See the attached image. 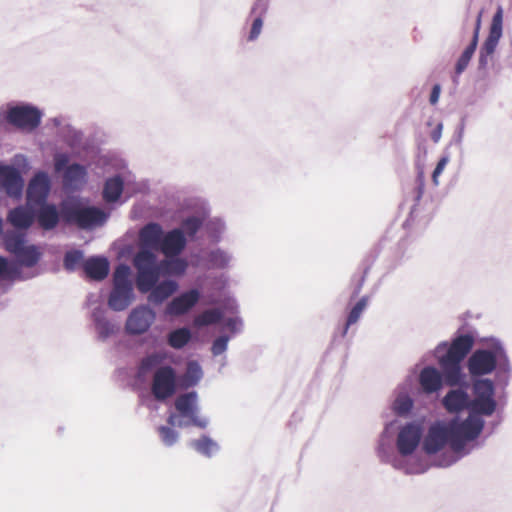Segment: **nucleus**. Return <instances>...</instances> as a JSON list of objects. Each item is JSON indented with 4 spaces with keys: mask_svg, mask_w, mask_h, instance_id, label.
<instances>
[{
    "mask_svg": "<svg viewBox=\"0 0 512 512\" xmlns=\"http://www.w3.org/2000/svg\"><path fill=\"white\" fill-rule=\"evenodd\" d=\"M83 269L89 278L101 281L107 277L110 265L107 258L93 256L83 262Z\"/></svg>",
    "mask_w": 512,
    "mask_h": 512,
    "instance_id": "nucleus-21",
    "label": "nucleus"
},
{
    "mask_svg": "<svg viewBox=\"0 0 512 512\" xmlns=\"http://www.w3.org/2000/svg\"><path fill=\"white\" fill-rule=\"evenodd\" d=\"M84 262V254L81 250L73 249L67 251L64 255L63 265L65 270L73 272L76 268Z\"/></svg>",
    "mask_w": 512,
    "mask_h": 512,
    "instance_id": "nucleus-37",
    "label": "nucleus"
},
{
    "mask_svg": "<svg viewBox=\"0 0 512 512\" xmlns=\"http://www.w3.org/2000/svg\"><path fill=\"white\" fill-rule=\"evenodd\" d=\"M203 377L201 366L196 361H190L187 364L186 372L183 376V386L188 388L195 386Z\"/></svg>",
    "mask_w": 512,
    "mask_h": 512,
    "instance_id": "nucleus-31",
    "label": "nucleus"
},
{
    "mask_svg": "<svg viewBox=\"0 0 512 512\" xmlns=\"http://www.w3.org/2000/svg\"><path fill=\"white\" fill-rule=\"evenodd\" d=\"M43 116V111L29 102L9 103L0 109V122H7L24 133L34 132Z\"/></svg>",
    "mask_w": 512,
    "mask_h": 512,
    "instance_id": "nucleus-7",
    "label": "nucleus"
},
{
    "mask_svg": "<svg viewBox=\"0 0 512 512\" xmlns=\"http://www.w3.org/2000/svg\"><path fill=\"white\" fill-rule=\"evenodd\" d=\"M473 344L474 338L470 334L458 335L450 344L446 341L439 343L434 355L442 373L433 366L424 367L419 374V384L423 392L437 393L442 389L444 382L451 387L460 385L465 378L461 363L471 351Z\"/></svg>",
    "mask_w": 512,
    "mask_h": 512,
    "instance_id": "nucleus-2",
    "label": "nucleus"
},
{
    "mask_svg": "<svg viewBox=\"0 0 512 512\" xmlns=\"http://www.w3.org/2000/svg\"><path fill=\"white\" fill-rule=\"evenodd\" d=\"M123 192V180L119 176L108 178L103 188V198L106 202H116Z\"/></svg>",
    "mask_w": 512,
    "mask_h": 512,
    "instance_id": "nucleus-27",
    "label": "nucleus"
},
{
    "mask_svg": "<svg viewBox=\"0 0 512 512\" xmlns=\"http://www.w3.org/2000/svg\"><path fill=\"white\" fill-rule=\"evenodd\" d=\"M190 447L199 454L208 458L212 457L219 451L218 443L206 435H203L199 439L192 440L190 442Z\"/></svg>",
    "mask_w": 512,
    "mask_h": 512,
    "instance_id": "nucleus-28",
    "label": "nucleus"
},
{
    "mask_svg": "<svg viewBox=\"0 0 512 512\" xmlns=\"http://www.w3.org/2000/svg\"><path fill=\"white\" fill-rule=\"evenodd\" d=\"M158 432L165 446H173L178 441L179 435L172 427L161 426L158 428Z\"/></svg>",
    "mask_w": 512,
    "mask_h": 512,
    "instance_id": "nucleus-42",
    "label": "nucleus"
},
{
    "mask_svg": "<svg viewBox=\"0 0 512 512\" xmlns=\"http://www.w3.org/2000/svg\"><path fill=\"white\" fill-rule=\"evenodd\" d=\"M258 11H259V16L254 19V21L252 23L251 31H250V34H249V37H248V39L250 41L256 40L258 38V36L260 35L261 30H262L263 20H262L261 16L265 12H263L261 10V8H258L255 13H257Z\"/></svg>",
    "mask_w": 512,
    "mask_h": 512,
    "instance_id": "nucleus-46",
    "label": "nucleus"
},
{
    "mask_svg": "<svg viewBox=\"0 0 512 512\" xmlns=\"http://www.w3.org/2000/svg\"><path fill=\"white\" fill-rule=\"evenodd\" d=\"M386 430L382 433L378 446H377V454L380 460L384 463H389L393 466V460L397 458V453L394 454L389 445V441L386 437Z\"/></svg>",
    "mask_w": 512,
    "mask_h": 512,
    "instance_id": "nucleus-36",
    "label": "nucleus"
},
{
    "mask_svg": "<svg viewBox=\"0 0 512 512\" xmlns=\"http://www.w3.org/2000/svg\"><path fill=\"white\" fill-rule=\"evenodd\" d=\"M442 404L449 412H460L464 409L471 411V398L469 394L461 389L450 390L443 398Z\"/></svg>",
    "mask_w": 512,
    "mask_h": 512,
    "instance_id": "nucleus-19",
    "label": "nucleus"
},
{
    "mask_svg": "<svg viewBox=\"0 0 512 512\" xmlns=\"http://www.w3.org/2000/svg\"><path fill=\"white\" fill-rule=\"evenodd\" d=\"M481 434V422L474 417L460 420L436 421L428 428L422 440L426 455L434 457L436 467H449L468 455L473 445H469Z\"/></svg>",
    "mask_w": 512,
    "mask_h": 512,
    "instance_id": "nucleus-1",
    "label": "nucleus"
},
{
    "mask_svg": "<svg viewBox=\"0 0 512 512\" xmlns=\"http://www.w3.org/2000/svg\"><path fill=\"white\" fill-rule=\"evenodd\" d=\"M7 220L16 228L27 229L33 223V214L29 209L18 206L9 211Z\"/></svg>",
    "mask_w": 512,
    "mask_h": 512,
    "instance_id": "nucleus-25",
    "label": "nucleus"
},
{
    "mask_svg": "<svg viewBox=\"0 0 512 512\" xmlns=\"http://www.w3.org/2000/svg\"><path fill=\"white\" fill-rule=\"evenodd\" d=\"M57 135L71 147L78 145L82 140V133L69 123L61 127Z\"/></svg>",
    "mask_w": 512,
    "mask_h": 512,
    "instance_id": "nucleus-35",
    "label": "nucleus"
},
{
    "mask_svg": "<svg viewBox=\"0 0 512 512\" xmlns=\"http://www.w3.org/2000/svg\"><path fill=\"white\" fill-rule=\"evenodd\" d=\"M441 93V87L439 84H435L432 88L429 101L432 105H435L439 101Z\"/></svg>",
    "mask_w": 512,
    "mask_h": 512,
    "instance_id": "nucleus-50",
    "label": "nucleus"
},
{
    "mask_svg": "<svg viewBox=\"0 0 512 512\" xmlns=\"http://www.w3.org/2000/svg\"><path fill=\"white\" fill-rule=\"evenodd\" d=\"M165 354L151 353L144 357L137 369L136 378L146 382L152 376L151 391L155 399L166 400L173 396L177 389V375L170 365H164Z\"/></svg>",
    "mask_w": 512,
    "mask_h": 512,
    "instance_id": "nucleus-4",
    "label": "nucleus"
},
{
    "mask_svg": "<svg viewBox=\"0 0 512 512\" xmlns=\"http://www.w3.org/2000/svg\"><path fill=\"white\" fill-rule=\"evenodd\" d=\"M467 369L471 379L483 378L494 371L497 375L509 374L511 365L503 343L497 338L484 339L482 346L468 358Z\"/></svg>",
    "mask_w": 512,
    "mask_h": 512,
    "instance_id": "nucleus-5",
    "label": "nucleus"
},
{
    "mask_svg": "<svg viewBox=\"0 0 512 512\" xmlns=\"http://www.w3.org/2000/svg\"><path fill=\"white\" fill-rule=\"evenodd\" d=\"M185 246V235L181 229L176 228L163 235L158 250H161L167 257H172L179 255Z\"/></svg>",
    "mask_w": 512,
    "mask_h": 512,
    "instance_id": "nucleus-17",
    "label": "nucleus"
},
{
    "mask_svg": "<svg viewBox=\"0 0 512 512\" xmlns=\"http://www.w3.org/2000/svg\"><path fill=\"white\" fill-rule=\"evenodd\" d=\"M258 8H261V10L263 12H266L267 11V8H268V5L267 3L265 2H262V0H256V3L254 4V6L252 7V10L251 12L252 13H255L257 11Z\"/></svg>",
    "mask_w": 512,
    "mask_h": 512,
    "instance_id": "nucleus-53",
    "label": "nucleus"
},
{
    "mask_svg": "<svg viewBox=\"0 0 512 512\" xmlns=\"http://www.w3.org/2000/svg\"><path fill=\"white\" fill-rule=\"evenodd\" d=\"M23 188L24 180L15 167L8 165L0 167V192L4 191L9 197L19 199Z\"/></svg>",
    "mask_w": 512,
    "mask_h": 512,
    "instance_id": "nucleus-14",
    "label": "nucleus"
},
{
    "mask_svg": "<svg viewBox=\"0 0 512 512\" xmlns=\"http://www.w3.org/2000/svg\"><path fill=\"white\" fill-rule=\"evenodd\" d=\"M37 220L39 225L45 230L55 228L59 222V212L55 205L42 203L37 212Z\"/></svg>",
    "mask_w": 512,
    "mask_h": 512,
    "instance_id": "nucleus-24",
    "label": "nucleus"
},
{
    "mask_svg": "<svg viewBox=\"0 0 512 512\" xmlns=\"http://www.w3.org/2000/svg\"><path fill=\"white\" fill-rule=\"evenodd\" d=\"M51 123L57 129L58 132L59 130H61V127H63L68 122L62 117H55L51 119Z\"/></svg>",
    "mask_w": 512,
    "mask_h": 512,
    "instance_id": "nucleus-52",
    "label": "nucleus"
},
{
    "mask_svg": "<svg viewBox=\"0 0 512 512\" xmlns=\"http://www.w3.org/2000/svg\"><path fill=\"white\" fill-rule=\"evenodd\" d=\"M61 215L66 222L76 224L82 229L102 226L109 217V214L100 208L81 207L71 203L62 205Z\"/></svg>",
    "mask_w": 512,
    "mask_h": 512,
    "instance_id": "nucleus-11",
    "label": "nucleus"
},
{
    "mask_svg": "<svg viewBox=\"0 0 512 512\" xmlns=\"http://www.w3.org/2000/svg\"><path fill=\"white\" fill-rule=\"evenodd\" d=\"M229 340L230 338L226 335H221L216 338L211 347L213 356H220L224 354L227 350Z\"/></svg>",
    "mask_w": 512,
    "mask_h": 512,
    "instance_id": "nucleus-45",
    "label": "nucleus"
},
{
    "mask_svg": "<svg viewBox=\"0 0 512 512\" xmlns=\"http://www.w3.org/2000/svg\"><path fill=\"white\" fill-rule=\"evenodd\" d=\"M69 157L65 153H57L54 156V167L56 172H61L68 166Z\"/></svg>",
    "mask_w": 512,
    "mask_h": 512,
    "instance_id": "nucleus-48",
    "label": "nucleus"
},
{
    "mask_svg": "<svg viewBox=\"0 0 512 512\" xmlns=\"http://www.w3.org/2000/svg\"><path fill=\"white\" fill-rule=\"evenodd\" d=\"M13 163H14V165H16L20 168H23V169L29 168V161H28L27 157L22 154L15 155L14 159H13Z\"/></svg>",
    "mask_w": 512,
    "mask_h": 512,
    "instance_id": "nucleus-49",
    "label": "nucleus"
},
{
    "mask_svg": "<svg viewBox=\"0 0 512 512\" xmlns=\"http://www.w3.org/2000/svg\"><path fill=\"white\" fill-rule=\"evenodd\" d=\"M414 406L413 399L404 391H399L392 403V410L397 416L406 417Z\"/></svg>",
    "mask_w": 512,
    "mask_h": 512,
    "instance_id": "nucleus-29",
    "label": "nucleus"
},
{
    "mask_svg": "<svg viewBox=\"0 0 512 512\" xmlns=\"http://www.w3.org/2000/svg\"><path fill=\"white\" fill-rule=\"evenodd\" d=\"M158 267H160V274H174L181 275L187 269V262L181 258H171L162 261Z\"/></svg>",
    "mask_w": 512,
    "mask_h": 512,
    "instance_id": "nucleus-32",
    "label": "nucleus"
},
{
    "mask_svg": "<svg viewBox=\"0 0 512 512\" xmlns=\"http://www.w3.org/2000/svg\"><path fill=\"white\" fill-rule=\"evenodd\" d=\"M502 25H503V9L501 6L497 8L492 22L490 25L489 35L485 40L482 50L486 52V55H492L498 45L500 38L502 37Z\"/></svg>",
    "mask_w": 512,
    "mask_h": 512,
    "instance_id": "nucleus-18",
    "label": "nucleus"
},
{
    "mask_svg": "<svg viewBox=\"0 0 512 512\" xmlns=\"http://www.w3.org/2000/svg\"><path fill=\"white\" fill-rule=\"evenodd\" d=\"M4 221L2 217H0V236L3 234Z\"/></svg>",
    "mask_w": 512,
    "mask_h": 512,
    "instance_id": "nucleus-56",
    "label": "nucleus"
},
{
    "mask_svg": "<svg viewBox=\"0 0 512 512\" xmlns=\"http://www.w3.org/2000/svg\"><path fill=\"white\" fill-rule=\"evenodd\" d=\"M87 172L84 166L74 163L63 174V185L67 189L77 190L86 183Z\"/></svg>",
    "mask_w": 512,
    "mask_h": 512,
    "instance_id": "nucleus-22",
    "label": "nucleus"
},
{
    "mask_svg": "<svg viewBox=\"0 0 512 512\" xmlns=\"http://www.w3.org/2000/svg\"><path fill=\"white\" fill-rule=\"evenodd\" d=\"M133 263L137 269V288L142 293L150 292L148 296L150 303L159 305L177 290L178 285L173 280H165L157 284L160 267L153 252L142 249L135 255Z\"/></svg>",
    "mask_w": 512,
    "mask_h": 512,
    "instance_id": "nucleus-3",
    "label": "nucleus"
},
{
    "mask_svg": "<svg viewBox=\"0 0 512 512\" xmlns=\"http://www.w3.org/2000/svg\"><path fill=\"white\" fill-rule=\"evenodd\" d=\"M223 325L229 329L232 333H238L242 330V320L238 316L230 317L224 320Z\"/></svg>",
    "mask_w": 512,
    "mask_h": 512,
    "instance_id": "nucleus-47",
    "label": "nucleus"
},
{
    "mask_svg": "<svg viewBox=\"0 0 512 512\" xmlns=\"http://www.w3.org/2000/svg\"><path fill=\"white\" fill-rule=\"evenodd\" d=\"M90 317L97 334V339L101 342L107 341L119 330L118 324L108 318L107 310L101 305H97L92 309Z\"/></svg>",
    "mask_w": 512,
    "mask_h": 512,
    "instance_id": "nucleus-13",
    "label": "nucleus"
},
{
    "mask_svg": "<svg viewBox=\"0 0 512 512\" xmlns=\"http://www.w3.org/2000/svg\"><path fill=\"white\" fill-rule=\"evenodd\" d=\"M491 55H486V52H484L482 49L480 51V57H479V64L480 66L484 67L487 62H488V58L490 57Z\"/></svg>",
    "mask_w": 512,
    "mask_h": 512,
    "instance_id": "nucleus-54",
    "label": "nucleus"
},
{
    "mask_svg": "<svg viewBox=\"0 0 512 512\" xmlns=\"http://www.w3.org/2000/svg\"><path fill=\"white\" fill-rule=\"evenodd\" d=\"M50 178L44 171L37 172L27 187V200L29 203L42 204L50 192Z\"/></svg>",
    "mask_w": 512,
    "mask_h": 512,
    "instance_id": "nucleus-15",
    "label": "nucleus"
},
{
    "mask_svg": "<svg viewBox=\"0 0 512 512\" xmlns=\"http://www.w3.org/2000/svg\"><path fill=\"white\" fill-rule=\"evenodd\" d=\"M200 292L193 288L175 297L165 309L170 316H180L190 311L199 301Z\"/></svg>",
    "mask_w": 512,
    "mask_h": 512,
    "instance_id": "nucleus-16",
    "label": "nucleus"
},
{
    "mask_svg": "<svg viewBox=\"0 0 512 512\" xmlns=\"http://www.w3.org/2000/svg\"><path fill=\"white\" fill-rule=\"evenodd\" d=\"M463 131H464V128H463V126H461V128L459 129V132L457 134V142H461L462 141Z\"/></svg>",
    "mask_w": 512,
    "mask_h": 512,
    "instance_id": "nucleus-55",
    "label": "nucleus"
},
{
    "mask_svg": "<svg viewBox=\"0 0 512 512\" xmlns=\"http://www.w3.org/2000/svg\"><path fill=\"white\" fill-rule=\"evenodd\" d=\"M140 242L142 249L148 250H158L163 238V230L161 226L157 223H149L145 225L139 233Z\"/></svg>",
    "mask_w": 512,
    "mask_h": 512,
    "instance_id": "nucleus-20",
    "label": "nucleus"
},
{
    "mask_svg": "<svg viewBox=\"0 0 512 512\" xmlns=\"http://www.w3.org/2000/svg\"><path fill=\"white\" fill-rule=\"evenodd\" d=\"M5 249L16 255L25 246V236L17 232H8L4 236Z\"/></svg>",
    "mask_w": 512,
    "mask_h": 512,
    "instance_id": "nucleus-33",
    "label": "nucleus"
},
{
    "mask_svg": "<svg viewBox=\"0 0 512 512\" xmlns=\"http://www.w3.org/2000/svg\"><path fill=\"white\" fill-rule=\"evenodd\" d=\"M480 18H481V16L479 15L477 18V24H476L474 36H473L471 43L466 47V49L463 51V53L461 54V56L459 57V59L456 63L455 72L457 75H460L467 68V66L476 50L477 42H478V33H479V28H480Z\"/></svg>",
    "mask_w": 512,
    "mask_h": 512,
    "instance_id": "nucleus-26",
    "label": "nucleus"
},
{
    "mask_svg": "<svg viewBox=\"0 0 512 512\" xmlns=\"http://www.w3.org/2000/svg\"><path fill=\"white\" fill-rule=\"evenodd\" d=\"M205 228L209 236L215 241H218L225 230V224L221 219L213 218L206 223Z\"/></svg>",
    "mask_w": 512,
    "mask_h": 512,
    "instance_id": "nucleus-41",
    "label": "nucleus"
},
{
    "mask_svg": "<svg viewBox=\"0 0 512 512\" xmlns=\"http://www.w3.org/2000/svg\"><path fill=\"white\" fill-rule=\"evenodd\" d=\"M130 275L131 269L126 264L118 265L113 273V286L108 297V306L113 311H124L134 301Z\"/></svg>",
    "mask_w": 512,
    "mask_h": 512,
    "instance_id": "nucleus-10",
    "label": "nucleus"
},
{
    "mask_svg": "<svg viewBox=\"0 0 512 512\" xmlns=\"http://www.w3.org/2000/svg\"><path fill=\"white\" fill-rule=\"evenodd\" d=\"M367 304H368L367 297H362L354 305V307L351 309V311H350V313L348 315L347 322H346L344 330H343V335H345L347 333L349 326L355 324L359 320V318L361 317L363 311L367 307Z\"/></svg>",
    "mask_w": 512,
    "mask_h": 512,
    "instance_id": "nucleus-38",
    "label": "nucleus"
},
{
    "mask_svg": "<svg viewBox=\"0 0 512 512\" xmlns=\"http://www.w3.org/2000/svg\"><path fill=\"white\" fill-rule=\"evenodd\" d=\"M450 162V155L449 153L445 152L437 162V165L432 173V182L435 186L439 185V177L443 173L444 169Z\"/></svg>",
    "mask_w": 512,
    "mask_h": 512,
    "instance_id": "nucleus-44",
    "label": "nucleus"
},
{
    "mask_svg": "<svg viewBox=\"0 0 512 512\" xmlns=\"http://www.w3.org/2000/svg\"><path fill=\"white\" fill-rule=\"evenodd\" d=\"M222 318L223 313L219 309H209L195 317L194 326L201 328L218 323Z\"/></svg>",
    "mask_w": 512,
    "mask_h": 512,
    "instance_id": "nucleus-34",
    "label": "nucleus"
},
{
    "mask_svg": "<svg viewBox=\"0 0 512 512\" xmlns=\"http://www.w3.org/2000/svg\"><path fill=\"white\" fill-rule=\"evenodd\" d=\"M17 259V262H9V264H15L19 268V271L21 272V266H25L28 268H31L35 266L38 261L40 260L41 253L39 252L38 248L35 245H25L19 253L14 255ZM23 277L21 276V273L19 274L18 278L11 279L13 280H22Z\"/></svg>",
    "mask_w": 512,
    "mask_h": 512,
    "instance_id": "nucleus-23",
    "label": "nucleus"
},
{
    "mask_svg": "<svg viewBox=\"0 0 512 512\" xmlns=\"http://www.w3.org/2000/svg\"><path fill=\"white\" fill-rule=\"evenodd\" d=\"M472 390L474 398L471 399V411L467 418L474 417L477 421H480L482 431L485 424L482 417L493 415L497 408L495 384L489 378H475L472 379Z\"/></svg>",
    "mask_w": 512,
    "mask_h": 512,
    "instance_id": "nucleus-8",
    "label": "nucleus"
},
{
    "mask_svg": "<svg viewBox=\"0 0 512 512\" xmlns=\"http://www.w3.org/2000/svg\"><path fill=\"white\" fill-rule=\"evenodd\" d=\"M176 413L168 418L171 426L187 427L196 426L206 428L209 424L208 418L199 415L198 394L195 391L187 392L175 400Z\"/></svg>",
    "mask_w": 512,
    "mask_h": 512,
    "instance_id": "nucleus-9",
    "label": "nucleus"
},
{
    "mask_svg": "<svg viewBox=\"0 0 512 512\" xmlns=\"http://www.w3.org/2000/svg\"><path fill=\"white\" fill-rule=\"evenodd\" d=\"M191 337L192 335L188 328H178L169 333L168 344L174 349H181L190 341Z\"/></svg>",
    "mask_w": 512,
    "mask_h": 512,
    "instance_id": "nucleus-30",
    "label": "nucleus"
},
{
    "mask_svg": "<svg viewBox=\"0 0 512 512\" xmlns=\"http://www.w3.org/2000/svg\"><path fill=\"white\" fill-rule=\"evenodd\" d=\"M209 260L214 267L225 268L231 261V256L222 250H215L210 253Z\"/></svg>",
    "mask_w": 512,
    "mask_h": 512,
    "instance_id": "nucleus-43",
    "label": "nucleus"
},
{
    "mask_svg": "<svg viewBox=\"0 0 512 512\" xmlns=\"http://www.w3.org/2000/svg\"><path fill=\"white\" fill-rule=\"evenodd\" d=\"M204 224V217L189 216L182 222V231L193 237Z\"/></svg>",
    "mask_w": 512,
    "mask_h": 512,
    "instance_id": "nucleus-39",
    "label": "nucleus"
},
{
    "mask_svg": "<svg viewBox=\"0 0 512 512\" xmlns=\"http://www.w3.org/2000/svg\"><path fill=\"white\" fill-rule=\"evenodd\" d=\"M443 124L438 123L435 129L431 132V139L434 143H438L442 137Z\"/></svg>",
    "mask_w": 512,
    "mask_h": 512,
    "instance_id": "nucleus-51",
    "label": "nucleus"
},
{
    "mask_svg": "<svg viewBox=\"0 0 512 512\" xmlns=\"http://www.w3.org/2000/svg\"><path fill=\"white\" fill-rule=\"evenodd\" d=\"M19 274L17 265L9 264L6 258L0 256V279H15Z\"/></svg>",
    "mask_w": 512,
    "mask_h": 512,
    "instance_id": "nucleus-40",
    "label": "nucleus"
},
{
    "mask_svg": "<svg viewBox=\"0 0 512 512\" xmlns=\"http://www.w3.org/2000/svg\"><path fill=\"white\" fill-rule=\"evenodd\" d=\"M423 440V427L420 422L412 421L401 426L396 438L397 458L393 467L406 474H421L427 466L418 460L416 452Z\"/></svg>",
    "mask_w": 512,
    "mask_h": 512,
    "instance_id": "nucleus-6",
    "label": "nucleus"
},
{
    "mask_svg": "<svg viewBox=\"0 0 512 512\" xmlns=\"http://www.w3.org/2000/svg\"><path fill=\"white\" fill-rule=\"evenodd\" d=\"M156 320V313L148 305L133 308L127 316L125 330L129 335L139 336L146 333Z\"/></svg>",
    "mask_w": 512,
    "mask_h": 512,
    "instance_id": "nucleus-12",
    "label": "nucleus"
}]
</instances>
